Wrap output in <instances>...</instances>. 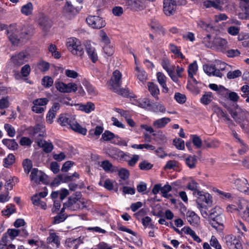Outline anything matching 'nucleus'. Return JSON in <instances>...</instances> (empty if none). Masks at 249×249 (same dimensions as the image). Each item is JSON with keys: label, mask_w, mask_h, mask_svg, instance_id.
<instances>
[{"label": "nucleus", "mask_w": 249, "mask_h": 249, "mask_svg": "<svg viewBox=\"0 0 249 249\" xmlns=\"http://www.w3.org/2000/svg\"><path fill=\"white\" fill-rule=\"evenodd\" d=\"M213 93L211 92H205L200 99L201 102L204 105H208L213 100Z\"/></svg>", "instance_id": "35"}, {"label": "nucleus", "mask_w": 249, "mask_h": 249, "mask_svg": "<svg viewBox=\"0 0 249 249\" xmlns=\"http://www.w3.org/2000/svg\"><path fill=\"white\" fill-rule=\"evenodd\" d=\"M4 129L7 133V135L10 137H14L16 134L14 128L10 124H5Z\"/></svg>", "instance_id": "46"}, {"label": "nucleus", "mask_w": 249, "mask_h": 249, "mask_svg": "<svg viewBox=\"0 0 249 249\" xmlns=\"http://www.w3.org/2000/svg\"><path fill=\"white\" fill-rule=\"evenodd\" d=\"M240 28L237 26H231L227 29L228 33L232 36H236L239 34Z\"/></svg>", "instance_id": "58"}, {"label": "nucleus", "mask_w": 249, "mask_h": 249, "mask_svg": "<svg viewBox=\"0 0 249 249\" xmlns=\"http://www.w3.org/2000/svg\"><path fill=\"white\" fill-rule=\"evenodd\" d=\"M46 178V175L37 168H33L31 171V180L36 183H39L40 182H44Z\"/></svg>", "instance_id": "13"}, {"label": "nucleus", "mask_w": 249, "mask_h": 249, "mask_svg": "<svg viewBox=\"0 0 249 249\" xmlns=\"http://www.w3.org/2000/svg\"><path fill=\"white\" fill-rule=\"evenodd\" d=\"M114 133L108 130H106L102 135V138L105 141H109L115 138Z\"/></svg>", "instance_id": "49"}, {"label": "nucleus", "mask_w": 249, "mask_h": 249, "mask_svg": "<svg viewBox=\"0 0 249 249\" xmlns=\"http://www.w3.org/2000/svg\"><path fill=\"white\" fill-rule=\"evenodd\" d=\"M14 207L15 206L12 204L8 205L7 206V209L2 211L3 215L5 216H9L13 213L15 211Z\"/></svg>", "instance_id": "54"}, {"label": "nucleus", "mask_w": 249, "mask_h": 249, "mask_svg": "<svg viewBox=\"0 0 249 249\" xmlns=\"http://www.w3.org/2000/svg\"><path fill=\"white\" fill-rule=\"evenodd\" d=\"M170 121V118L163 117L155 120L153 123V125L156 128H162L165 127Z\"/></svg>", "instance_id": "24"}, {"label": "nucleus", "mask_w": 249, "mask_h": 249, "mask_svg": "<svg viewBox=\"0 0 249 249\" xmlns=\"http://www.w3.org/2000/svg\"><path fill=\"white\" fill-rule=\"evenodd\" d=\"M8 38L11 43L15 46L18 45L22 37L19 30L17 28L16 24L10 25L6 31Z\"/></svg>", "instance_id": "5"}, {"label": "nucleus", "mask_w": 249, "mask_h": 249, "mask_svg": "<svg viewBox=\"0 0 249 249\" xmlns=\"http://www.w3.org/2000/svg\"><path fill=\"white\" fill-rule=\"evenodd\" d=\"M226 54L228 57H234L239 55L240 53L237 49H231L227 51Z\"/></svg>", "instance_id": "60"}, {"label": "nucleus", "mask_w": 249, "mask_h": 249, "mask_svg": "<svg viewBox=\"0 0 249 249\" xmlns=\"http://www.w3.org/2000/svg\"><path fill=\"white\" fill-rule=\"evenodd\" d=\"M241 75V71L239 70H236L234 71H229L227 73V77L229 79H231L240 77Z\"/></svg>", "instance_id": "43"}, {"label": "nucleus", "mask_w": 249, "mask_h": 249, "mask_svg": "<svg viewBox=\"0 0 249 249\" xmlns=\"http://www.w3.org/2000/svg\"><path fill=\"white\" fill-rule=\"evenodd\" d=\"M171 190L172 187L168 183L162 187L161 186V184H156L154 186L152 189V193L154 195H156L158 194L160 191L161 195H162L165 194L166 193H169Z\"/></svg>", "instance_id": "21"}, {"label": "nucleus", "mask_w": 249, "mask_h": 249, "mask_svg": "<svg viewBox=\"0 0 249 249\" xmlns=\"http://www.w3.org/2000/svg\"><path fill=\"white\" fill-rule=\"evenodd\" d=\"M24 172L26 174H29L32 167V162L29 159H25L22 162Z\"/></svg>", "instance_id": "42"}, {"label": "nucleus", "mask_w": 249, "mask_h": 249, "mask_svg": "<svg viewBox=\"0 0 249 249\" xmlns=\"http://www.w3.org/2000/svg\"><path fill=\"white\" fill-rule=\"evenodd\" d=\"M137 105L143 108H148V109L149 110L151 106V104L150 101L148 99L144 98L142 100L138 101Z\"/></svg>", "instance_id": "41"}, {"label": "nucleus", "mask_w": 249, "mask_h": 249, "mask_svg": "<svg viewBox=\"0 0 249 249\" xmlns=\"http://www.w3.org/2000/svg\"><path fill=\"white\" fill-rule=\"evenodd\" d=\"M204 72L209 76H215L219 77H222L223 74L220 71V70L216 69L214 65H205L203 66Z\"/></svg>", "instance_id": "19"}, {"label": "nucleus", "mask_w": 249, "mask_h": 249, "mask_svg": "<svg viewBox=\"0 0 249 249\" xmlns=\"http://www.w3.org/2000/svg\"><path fill=\"white\" fill-rule=\"evenodd\" d=\"M67 46L68 50L74 55L82 56L84 53L83 46L76 38H69L67 41Z\"/></svg>", "instance_id": "6"}, {"label": "nucleus", "mask_w": 249, "mask_h": 249, "mask_svg": "<svg viewBox=\"0 0 249 249\" xmlns=\"http://www.w3.org/2000/svg\"><path fill=\"white\" fill-rule=\"evenodd\" d=\"M153 167V165L146 161H143L139 164V167L142 170H148Z\"/></svg>", "instance_id": "62"}, {"label": "nucleus", "mask_w": 249, "mask_h": 249, "mask_svg": "<svg viewBox=\"0 0 249 249\" xmlns=\"http://www.w3.org/2000/svg\"><path fill=\"white\" fill-rule=\"evenodd\" d=\"M194 195H197L196 202L197 206H200L201 207L203 205L211 206L212 204V197L210 194L203 191H197L194 193Z\"/></svg>", "instance_id": "7"}, {"label": "nucleus", "mask_w": 249, "mask_h": 249, "mask_svg": "<svg viewBox=\"0 0 249 249\" xmlns=\"http://www.w3.org/2000/svg\"><path fill=\"white\" fill-rule=\"evenodd\" d=\"M175 98L177 102L179 104L184 103L186 100V96L184 94H181L179 92L175 93Z\"/></svg>", "instance_id": "55"}, {"label": "nucleus", "mask_w": 249, "mask_h": 249, "mask_svg": "<svg viewBox=\"0 0 249 249\" xmlns=\"http://www.w3.org/2000/svg\"><path fill=\"white\" fill-rule=\"evenodd\" d=\"M173 142L176 147L179 150L184 149V142L180 138H176L174 140Z\"/></svg>", "instance_id": "52"}, {"label": "nucleus", "mask_w": 249, "mask_h": 249, "mask_svg": "<svg viewBox=\"0 0 249 249\" xmlns=\"http://www.w3.org/2000/svg\"><path fill=\"white\" fill-rule=\"evenodd\" d=\"M9 106L10 102L8 96L3 97L0 99V109L7 108Z\"/></svg>", "instance_id": "48"}, {"label": "nucleus", "mask_w": 249, "mask_h": 249, "mask_svg": "<svg viewBox=\"0 0 249 249\" xmlns=\"http://www.w3.org/2000/svg\"><path fill=\"white\" fill-rule=\"evenodd\" d=\"M197 162L196 157L195 155H189L185 159V163L190 169H194L196 167Z\"/></svg>", "instance_id": "28"}, {"label": "nucleus", "mask_w": 249, "mask_h": 249, "mask_svg": "<svg viewBox=\"0 0 249 249\" xmlns=\"http://www.w3.org/2000/svg\"><path fill=\"white\" fill-rule=\"evenodd\" d=\"M48 102L49 100L46 98H38L34 100L33 104L35 106H44L46 105Z\"/></svg>", "instance_id": "50"}, {"label": "nucleus", "mask_w": 249, "mask_h": 249, "mask_svg": "<svg viewBox=\"0 0 249 249\" xmlns=\"http://www.w3.org/2000/svg\"><path fill=\"white\" fill-rule=\"evenodd\" d=\"M28 56V54L27 53L21 52L13 55L11 58V60L15 65L20 66L27 61Z\"/></svg>", "instance_id": "14"}, {"label": "nucleus", "mask_w": 249, "mask_h": 249, "mask_svg": "<svg viewBox=\"0 0 249 249\" xmlns=\"http://www.w3.org/2000/svg\"><path fill=\"white\" fill-rule=\"evenodd\" d=\"M15 161V156L13 154H9L3 160V166L5 168H9Z\"/></svg>", "instance_id": "33"}, {"label": "nucleus", "mask_w": 249, "mask_h": 249, "mask_svg": "<svg viewBox=\"0 0 249 249\" xmlns=\"http://www.w3.org/2000/svg\"><path fill=\"white\" fill-rule=\"evenodd\" d=\"M136 69L137 71V78L141 82L144 83L147 80V76L146 72L143 70H140L138 67Z\"/></svg>", "instance_id": "40"}, {"label": "nucleus", "mask_w": 249, "mask_h": 249, "mask_svg": "<svg viewBox=\"0 0 249 249\" xmlns=\"http://www.w3.org/2000/svg\"><path fill=\"white\" fill-rule=\"evenodd\" d=\"M107 154L112 158H115V156H117L120 158L121 160L124 161H127L129 159H130L128 154L116 148H112L109 149Z\"/></svg>", "instance_id": "15"}, {"label": "nucleus", "mask_w": 249, "mask_h": 249, "mask_svg": "<svg viewBox=\"0 0 249 249\" xmlns=\"http://www.w3.org/2000/svg\"><path fill=\"white\" fill-rule=\"evenodd\" d=\"M161 65L168 73L171 72V71H175V66L170 64L168 59L163 58L161 61Z\"/></svg>", "instance_id": "34"}, {"label": "nucleus", "mask_w": 249, "mask_h": 249, "mask_svg": "<svg viewBox=\"0 0 249 249\" xmlns=\"http://www.w3.org/2000/svg\"><path fill=\"white\" fill-rule=\"evenodd\" d=\"M223 3L221 0H207L203 2V6L206 8L213 7L219 11H223Z\"/></svg>", "instance_id": "18"}, {"label": "nucleus", "mask_w": 249, "mask_h": 249, "mask_svg": "<svg viewBox=\"0 0 249 249\" xmlns=\"http://www.w3.org/2000/svg\"><path fill=\"white\" fill-rule=\"evenodd\" d=\"M228 110L234 121L237 123H240L241 122L245 120L246 118L247 115L248 114V112H237L230 108H229Z\"/></svg>", "instance_id": "16"}, {"label": "nucleus", "mask_w": 249, "mask_h": 249, "mask_svg": "<svg viewBox=\"0 0 249 249\" xmlns=\"http://www.w3.org/2000/svg\"><path fill=\"white\" fill-rule=\"evenodd\" d=\"M237 206L234 204L229 205L227 211L231 213H239L242 217H249V201L244 199H240Z\"/></svg>", "instance_id": "4"}, {"label": "nucleus", "mask_w": 249, "mask_h": 249, "mask_svg": "<svg viewBox=\"0 0 249 249\" xmlns=\"http://www.w3.org/2000/svg\"><path fill=\"white\" fill-rule=\"evenodd\" d=\"M39 68L41 71H46L49 69L50 64L45 61H41L38 64Z\"/></svg>", "instance_id": "64"}, {"label": "nucleus", "mask_w": 249, "mask_h": 249, "mask_svg": "<svg viewBox=\"0 0 249 249\" xmlns=\"http://www.w3.org/2000/svg\"><path fill=\"white\" fill-rule=\"evenodd\" d=\"M55 85L58 90L63 93L75 92L77 89L76 84L73 83H70L66 84L63 82H55Z\"/></svg>", "instance_id": "10"}, {"label": "nucleus", "mask_w": 249, "mask_h": 249, "mask_svg": "<svg viewBox=\"0 0 249 249\" xmlns=\"http://www.w3.org/2000/svg\"><path fill=\"white\" fill-rule=\"evenodd\" d=\"M148 90L151 94L155 98L158 99V95L160 93V90L158 86L153 83L150 82L148 84Z\"/></svg>", "instance_id": "31"}, {"label": "nucleus", "mask_w": 249, "mask_h": 249, "mask_svg": "<svg viewBox=\"0 0 249 249\" xmlns=\"http://www.w3.org/2000/svg\"><path fill=\"white\" fill-rule=\"evenodd\" d=\"M213 109L214 113L216 114L217 117L222 121L225 122L229 127L231 126H234V124L232 120L230 119L228 114L224 112L221 108L217 106H214Z\"/></svg>", "instance_id": "11"}, {"label": "nucleus", "mask_w": 249, "mask_h": 249, "mask_svg": "<svg viewBox=\"0 0 249 249\" xmlns=\"http://www.w3.org/2000/svg\"><path fill=\"white\" fill-rule=\"evenodd\" d=\"M152 213L153 215L160 218H162L164 215L165 218H173L174 216L173 213L170 210H166L165 213H164L161 210L157 211L155 209H154Z\"/></svg>", "instance_id": "27"}, {"label": "nucleus", "mask_w": 249, "mask_h": 249, "mask_svg": "<svg viewBox=\"0 0 249 249\" xmlns=\"http://www.w3.org/2000/svg\"><path fill=\"white\" fill-rule=\"evenodd\" d=\"M177 2L174 0H164L163 10L164 14L170 16L174 14L177 6Z\"/></svg>", "instance_id": "12"}, {"label": "nucleus", "mask_w": 249, "mask_h": 249, "mask_svg": "<svg viewBox=\"0 0 249 249\" xmlns=\"http://www.w3.org/2000/svg\"><path fill=\"white\" fill-rule=\"evenodd\" d=\"M39 25L42 30L44 31H47L51 26V23L50 21L48 20L45 18L40 19Z\"/></svg>", "instance_id": "38"}, {"label": "nucleus", "mask_w": 249, "mask_h": 249, "mask_svg": "<svg viewBox=\"0 0 249 249\" xmlns=\"http://www.w3.org/2000/svg\"><path fill=\"white\" fill-rule=\"evenodd\" d=\"M33 11V5L32 2H28L23 5L21 8V12L22 14L28 16L32 14Z\"/></svg>", "instance_id": "30"}, {"label": "nucleus", "mask_w": 249, "mask_h": 249, "mask_svg": "<svg viewBox=\"0 0 249 249\" xmlns=\"http://www.w3.org/2000/svg\"><path fill=\"white\" fill-rule=\"evenodd\" d=\"M119 176L123 180H126L129 178V171L124 168L121 169L118 173Z\"/></svg>", "instance_id": "53"}, {"label": "nucleus", "mask_w": 249, "mask_h": 249, "mask_svg": "<svg viewBox=\"0 0 249 249\" xmlns=\"http://www.w3.org/2000/svg\"><path fill=\"white\" fill-rule=\"evenodd\" d=\"M2 142L9 149L15 150L18 149V144L14 139H4Z\"/></svg>", "instance_id": "26"}, {"label": "nucleus", "mask_w": 249, "mask_h": 249, "mask_svg": "<svg viewBox=\"0 0 249 249\" xmlns=\"http://www.w3.org/2000/svg\"><path fill=\"white\" fill-rule=\"evenodd\" d=\"M63 12L70 18L73 17L78 13V11L70 2L67 1L63 7Z\"/></svg>", "instance_id": "22"}, {"label": "nucleus", "mask_w": 249, "mask_h": 249, "mask_svg": "<svg viewBox=\"0 0 249 249\" xmlns=\"http://www.w3.org/2000/svg\"><path fill=\"white\" fill-rule=\"evenodd\" d=\"M228 42L225 39L221 37L213 38V47L219 51L224 52L227 48Z\"/></svg>", "instance_id": "17"}, {"label": "nucleus", "mask_w": 249, "mask_h": 249, "mask_svg": "<svg viewBox=\"0 0 249 249\" xmlns=\"http://www.w3.org/2000/svg\"><path fill=\"white\" fill-rule=\"evenodd\" d=\"M85 207V202L83 199H77L73 198V197H70L67 202L64 203L60 214L64 217V218H67V217L72 215L69 213L70 211L83 209Z\"/></svg>", "instance_id": "1"}, {"label": "nucleus", "mask_w": 249, "mask_h": 249, "mask_svg": "<svg viewBox=\"0 0 249 249\" xmlns=\"http://www.w3.org/2000/svg\"><path fill=\"white\" fill-rule=\"evenodd\" d=\"M53 79L50 76H44L42 79V84L45 88H50L53 85Z\"/></svg>", "instance_id": "45"}, {"label": "nucleus", "mask_w": 249, "mask_h": 249, "mask_svg": "<svg viewBox=\"0 0 249 249\" xmlns=\"http://www.w3.org/2000/svg\"><path fill=\"white\" fill-rule=\"evenodd\" d=\"M240 8L242 11V13L239 14V18L241 19L249 18V4H240Z\"/></svg>", "instance_id": "29"}, {"label": "nucleus", "mask_w": 249, "mask_h": 249, "mask_svg": "<svg viewBox=\"0 0 249 249\" xmlns=\"http://www.w3.org/2000/svg\"><path fill=\"white\" fill-rule=\"evenodd\" d=\"M151 27L156 31L161 32L162 33L164 32L162 27L159 24V22L152 21L151 24Z\"/></svg>", "instance_id": "61"}, {"label": "nucleus", "mask_w": 249, "mask_h": 249, "mask_svg": "<svg viewBox=\"0 0 249 249\" xmlns=\"http://www.w3.org/2000/svg\"><path fill=\"white\" fill-rule=\"evenodd\" d=\"M122 74L118 70L115 71L113 72L112 76L109 82L110 86V89L113 92L117 93L124 97H128L129 95V90L127 89L121 88L122 84Z\"/></svg>", "instance_id": "2"}, {"label": "nucleus", "mask_w": 249, "mask_h": 249, "mask_svg": "<svg viewBox=\"0 0 249 249\" xmlns=\"http://www.w3.org/2000/svg\"><path fill=\"white\" fill-rule=\"evenodd\" d=\"M101 166L103 168V169L106 171H109L112 170L114 171V169H112L113 166L112 163H111L108 160H104L101 162Z\"/></svg>", "instance_id": "47"}, {"label": "nucleus", "mask_w": 249, "mask_h": 249, "mask_svg": "<svg viewBox=\"0 0 249 249\" xmlns=\"http://www.w3.org/2000/svg\"><path fill=\"white\" fill-rule=\"evenodd\" d=\"M86 21L93 28L100 29L106 25L105 20L98 16H89L86 18Z\"/></svg>", "instance_id": "9"}, {"label": "nucleus", "mask_w": 249, "mask_h": 249, "mask_svg": "<svg viewBox=\"0 0 249 249\" xmlns=\"http://www.w3.org/2000/svg\"><path fill=\"white\" fill-rule=\"evenodd\" d=\"M191 137L194 145L197 148H200L202 146V141L200 137L196 135H191Z\"/></svg>", "instance_id": "51"}, {"label": "nucleus", "mask_w": 249, "mask_h": 249, "mask_svg": "<svg viewBox=\"0 0 249 249\" xmlns=\"http://www.w3.org/2000/svg\"><path fill=\"white\" fill-rule=\"evenodd\" d=\"M157 77L158 82L163 88V92H167L168 88L166 86V77L165 75L161 72H158L157 73Z\"/></svg>", "instance_id": "25"}, {"label": "nucleus", "mask_w": 249, "mask_h": 249, "mask_svg": "<svg viewBox=\"0 0 249 249\" xmlns=\"http://www.w3.org/2000/svg\"><path fill=\"white\" fill-rule=\"evenodd\" d=\"M213 38H212L210 34L203 38L202 43L207 47L212 48L213 47Z\"/></svg>", "instance_id": "37"}, {"label": "nucleus", "mask_w": 249, "mask_h": 249, "mask_svg": "<svg viewBox=\"0 0 249 249\" xmlns=\"http://www.w3.org/2000/svg\"><path fill=\"white\" fill-rule=\"evenodd\" d=\"M36 142L39 147L43 148V151L46 153H50L53 149V146L51 142H47L41 139L37 140Z\"/></svg>", "instance_id": "23"}, {"label": "nucleus", "mask_w": 249, "mask_h": 249, "mask_svg": "<svg viewBox=\"0 0 249 249\" xmlns=\"http://www.w3.org/2000/svg\"><path fill=\"white\" fill-rule=\"evenodd\" d=\"M99 185L103 186L106 189L109 191L112 190L113 189V184L109 179H106L103 184L100 181Z\"/></svg>", "instance_id": "59"}, {"label": "nucleus", "mask_w": 249, "mask_h": 249, "mask_svg": "<svg viewBox=\"0 0 249 249\" xmlns=\"http://www.w3.org/2000/svg\"><path fill=\"white\" fill-rule=\"evenodd\" d=\"M58 122L62 126H70L73 130L80 134L85 135L87 133V129L82 127L73 116L69 114L60 115Z\"/></svg>", "instance_id": "3"}, {"label": "nucleus", "mask_w": 249, "mask_h": 249, "mask_svg": "<svg viewBox=\"0 0 249 249\" xmlns=\"http://www.w3.org/2000/svg\"><path fill=\"white\" fill-rule=\"evenodd\" d=\"M234 175H232L229 179L231 182L233 183L237 189L239 191L244 193L247 187L249 186L248 180L244 178H235Z\"/></svg>", "instance_id": "8"}, {"label": "nucleus", "mask_w": 249, "mask_h": 249, "mask_svg": "<svg viewBox=\"0 0 249 249\" xmlns=\"http://www.w3.org/2000/svg\"><path fill=\"white\" fill-rule=\"evenodd\" d=\"M149 110L156 113L159 112L164 113L166 110L165 108L162 105L158 103L151 105Z\"/></svg>", "instance_id": "32"}, {"label": "nucleus", "mask_w": 249, "mask_h": 249, "mask_svg": "<svg viewBox=\"0 0 249 249\" xmlns=\"http://www.w3.org/2000/svg\"><path fill=\"white\" fill-rule=\"evenodd\" d=\"M239 143L240 144V148L238 149V152L239 155H242L246 153L249 150V148L243 141Z\"/></svg>", "instance_id": "56"}, {"label": "nucleus", "mask_w": 249, "mask_h": 249, "mask_svg": "<svg viewBox=\"0 0 249 249\" xmlns=\"http://www.w3.org/2000/svg\"><path fill=\"white\" fill-rule=\"evenodd\" d=\"M81 110L85 111L86 113H89L95 109V106L93 103L88 102L86 105H83L80 106Z\"/></svg>", "instance_id": "39"}, {"label": "nucleus", "mask_w": 249, "mask_h": 249, "mask_svg": "<svg viewBox=\"0 0 249 249\" xmlns=\"http://www.w3.org/2000/svg\"><path fill=\"white\" fill-rule=\"evenodd\" d=\"M85 49L89 57L93 63H95L98 60V57L95 48L89 42H87L85 44Z\"/></svg>", "instance_id": "20"}, {"label": "nucleus", "mask_w": 249, "mask_h": 249, "mask_svg": "<svg viewBox=\"0 0 249 249\" xmlns=\"http://www.w3.org/2000/svg\"><path fill=\"white\" fill-rule=\"evenodd\" d=\"M31 71L30 66L28 64L25 65L21 69V73L23 77H27Z\"/></svg>", "instance_id": "63"}, {"label": "nucleus", "mask_w": 249, "mask_h": 249, "mask_svg": "<svg viewBox=\"0 0 249 249\" xmlns=\"http://www.w3.org/2000/svg\"><path fill=\"white\" fill-rule=\"evenodd\" d=\"M221 209L219 207H216L209 212V216L210 218H217L221 215Z\"/></svg>", "instance_id": "44"}, {"label": "nucleus", "mask_w": 249, "mask_h": 249, "mask_svg": "<svg viewBox=\"0 0 249 249\" xmlns=\"http://www.w3.org/2000/svg\"><path fill=\"white\" fill-rule=\"evenodd\" d=\"M103 49L105 53L106 54L107 56L112 55L114 52V48L110 45H105Z\"/></svg>", "instance_id": "57"}, {"label": "nucleus", "mask_w": 249, "mask_h": 249, "mask_svg": "<svg viewBox=\"0 0 249 249\" xmlns=\"http://www.w3.org/2000/svg\"><path fill=\"white\" fill-rule=\"evenodd\" d=\"M197 71V65L196 61L189 65L188 67V76L190 78H193V76L195 74Z\"/></svg>", "instance_id": "36"}]
</instances>
